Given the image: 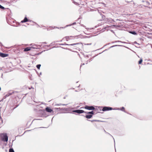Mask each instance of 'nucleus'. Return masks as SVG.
Returning <instances> with one entry per match:
<instances>
[{"instance_id":"nucleus-1","label":"nucleus","mask_w":152,"mask_h":152,"mask_svg":"<svg viewBox=\"0 0 152 152\" xmlns=\"http://www.w3.org/2000/svg\"><path fill=\"white\" fill-rule=\"evenodd\" d=\"M1 140L4 142H7L8 140V137L6 133H4L1 134Z\"/></svg>"},{"instance_id":"nucleus-2","label":"nucleus","mask_w":152,"mask_h":152,"mask_svg":"<svg viewBox=\"0 0 152 152\" xmlns=\"http://www.w3.org/2000/svg\"><path fill=\"white\" fill-rule=\"evenodd\" d=\"M67 45L73 46L76 49H80L82 44L80 43H77Z\"/></svg>"},{"instance_id":"nucleus-3","label":"nucleus","mask_w":152,"mask_h":152,"mask_svg":"<svg viewBox=\"0 0 152 152\" xmlns=\"http://www.w3.org/2000/svg\"><path fill=\"white\" fill-rule=\"evenodd\" d=\"M45 110L47 112L51 113H53L54 112L53 111L48 107H47L45 108Z\"/></svg>"},{"instance_id":"nucleus-4","label":"nucleus","mask_w":152,"mask_h":152,"mask_svg":"<svg viewBox=\"0 0 152 152\" xmlns=\"http://www.w3.org/2000/svg\"><path fill=\"white\" fill-rule=\"evenodd\" d=\"M73 112L77 113H82L85 112V111L82 110H77L73 111Z\"/></svg>"},{"instance_id":"nucleus-5","label":"nucleus","mask_w":152,"mask_h":152,"mask_svg":"<svg viewBox=\"0 0 152 152\" xmlns=\"http://www.w3.org/2000/svg\"><path fill=\"white\" fill-rule=\"evenodd\" d=\"M84 108L86 109L89 110H94L95 109L94 107L93 106H85Z\"/></svg>"},{"instance_id":"nucleus-6","label":"nucleus","mask_w":152,"mask_h":152,"mask_svg":"<svg viewBox=\"0 0 152 152\" xmlns=\"http://www.w3.org/2000/svg\"><path fill=\"white\" fill-rule=\"evenodd\" d=\"M113 108L111 107H104L103 108L102 110L103 111H108L109 110H112Z\"/></svg>"},{"instance_id":"nucleus-7","label":"nucleus","mask_w":152,"mask_h":152,"mask_svg":"<svg viewBox=\"0 0 152 152\" xmlns=\"http://www.w3.org/2000/svg\"><path fill=\"white\" fill-rule=\"evenodd\" d=\"M0 56L2 57H5L8 56V54L0 52Z\"/></svg>"},{"instance_id":"nucleus-8","label":"nucleus","mask_w":152,"mask_h":152,"mask_svg":"<svg viewBox=\"0 0 152 152\" xmlns=\"http://www.w3.org/2000/svg\"><path fill=\"white\" fill-rule=\"evenodd\" d=\"M31 50V47H28L24 49V52H27Z\"/></svg>"},{"instance_id":"nucleus-9","label":"nucleus","mask_w":152,"mask_h":152,"mask_svg":"<svg viewBox=\"0 0 152 152\" xmlns=\"http://www.w3.org/2000/svg\"><path fill=\"white\" fill-rule=\"evenodd\" d=\"M28 21H29V20L26 17L23 20H22L21 21V23H25V22H28Z\"/></svg>"},{"instance_id":"nucleus-10","label":"nucleus","mask_w":152,"mask_h":152,"mask_svg":"<svg viewBox=\"0 0 152 152\" xmlns=\"http://www.w3.org/2000/svg\"><path fill=\"white\" fill-rule=\"evenodd\" d=\"M92 117V115H86V118L88 119Z\"/></svg>"},{"instance_id":"nucleus-11","label":"nucleus","mask_w":152,"mask_h":152,"mask_svg":"<svg viewBox=\"0 0 152 152\" xmlns=\"http://www.w3.org/2000/svg\"><path fill=\"white\" fill-rule=\"evenodd\" d=\"M129 32L131 33V34H134V35H137V34L136 32H135L134 31H130Z\"/></svg>"},{"instance_id":"nucleus-12","label":"nucleus","mask_w":152,"mask_h":152,"mask_svg":"<svg viewBox=\"0 0 152 152\" xmlns=\"http://www.w3.org/2000/svg\"><path fill=\"white\" fill-rule=\"evenodd\" d=\"M142 62V58H141L140 60V61H138V64H141Z\"/></svg>"},{"instance_id":"nucleus-13","label":"nucleus","mask_w":152,"mask_h":152,"mask_svg":"<svg viewBox=\"0 0 152 152\" xmlns=\"http://www.w3.org/2000/svg\"><path fill=\"white\" fill-rule=\"evenodd\" d=\"M87 113L88 114H91L92 115H94V112L93 111H92L91 112H90L88 113Z\"/></svg>"},{"instance_id":"nucleus-14","label":"nucleus","mask_w":152,"mask_h":152,"mask_svg":"<svg viewBox=\"0 0 152 152\" xmlns=\"http://www.w3.org/2000/svg\"><path fill=\"white\" fill-rule=\"evenodd\" d=\"M41 66V65L40 64H38V65H37L36 66H37V68L39 69H40V67Z\"/></svg>"},{"instance_id":"nucleus-15","label":"nucleus","mask_w":152,"mask_h":152,"mask_svg":"<svg viewBox=\"0 0 152 152\" xmlns=\"http://www.w3.org/2000/svg\"><path fill=\"white\" fill-rule=\"evenodd\" d=\"M9 152H14V151L12 148H10L9 150Z\"/></svg>"},{"instance_id":"nucleus-16","label":"nucleus","mask_w":152,"mask_h":152,"mask_svg":"<svg viewBox=\"0 0 152 152\" xmlns=\"http://www.w3.org/2000/svg\"><path fill=\"white\" fill-rule=\"evenodd\" d=\"M12 94H10V93H8V94H6L5 96L6 97H7V96H9L12 95Z\"/></svg>"},{"instance_id":"nucleus-17","label":"nucleus","mask_w":152,"mask_h":152,"mask_svg":"<svg viewBox=\"0 0 152 152\" xmlns=\"http://www.w3.org/2000/svg\"><path fill=\"white\" fill-rule=\"evenodd\" d=\"M36 47H37V46H36ZM31 49H37V47H31Z\"/></svg>"},{"instance_id":"nucleus-18","label":"nucleus","mask_w":152,"mask_h":152,"mask_svg":"<svg viewBox=\"0 0 152 152\" xmlns=\"http://www.w3.org/2000/svg\"><path fill=\"white\" fill-rule=\"evenodd\" d=\"M0 8L1 9H4L5 8L0 4Z\"/></svg>"},{"instance_id":"nucleus-19","label":"nucleus","mask_w":152,"mask_h":152,"mask_svg":"<svg viewBox=\"0 0 152 152\" xmlns=\"http://www.w3.org/2000/svg\"><path fill=\"white\" fill-rule=\"evenodd\" d=\"M122 109H121L122 110H125V108H124V107H122Z\"/></svg>"},{"instance_id":"nucleus-20","label":"nucleus","mask_w":152,"mask_h":152,"mask_svg":"<svg viewBox=\"0 0 152 152\" xmlns=\"http://www.w3.org/2000/svg\"><path fill=\"white\" fill-rule=\"evenodd\" d=\"M76 24V23H72V24L69 25V26H71L72 25H74V24Z\"/></svg>"},{"instance_id":"nucleus-21","label":"nucleus","mask_w":152,"mask_h":152,"mask_svg":"<svg viewBox=\"0 0 152 152\" xmlns=\"http://www.w3.org/2000/svg\"><path fill=\"white\" fill-rule=\"evenodd\" d=\"M94 121H96V120H94Z\"/></svg>"},{"instance_id":"nucleus-22","label":"nucleus","mask_w":152,"mask_h":152,"mask_svg":"<svg viewBox=\"0 0 152 152\" xmlns=\"http://www.w3.org/2000/svg\"><path fill=\"white\" fill-rule=\"evenodd\" d=\"M37 120H39V119H37Z\"/></svg>"}]
</instances>
